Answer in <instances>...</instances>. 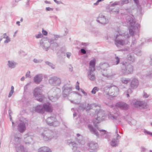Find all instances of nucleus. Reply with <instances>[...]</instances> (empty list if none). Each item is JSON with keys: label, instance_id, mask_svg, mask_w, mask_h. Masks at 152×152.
<instances>
[{"label": "nucleus", "instance_id": "nucleus-1", "mask_svg": "<svg viewBox=\"0 0 152 152\" xmlns=\"http://www.w3.org/2000/svg\"><path fill=\"white\" fill-rule=\"evenodd\" d=\"M114 41L116 46L118 45H125L128 42V38L129 37L127 33H122L121 30L118 31V34L114 36Z\"/></svg>", "mask_w": 152, "mask_h": 152}, {"label": "nucleus", "instance_id": "nucleus-2", "mask_svg": "<svg viewBox=\"0 0 152 152\" xmlns=\"http://www.w3.org/2000/svg\"><path fill=\"white\" fill-rule=\"evenodd\" d=\"M58 136L56 131L46 129L41 133L40 137L45 141H49L53 139H57Z\"/></svg>", "mask_w": 152, "mask_h": 152}, {"label": "nucleus", "instance_id": "nucleus-3", "mask_svg": "<svg viewBox=\"0 0 152 152\" xmlns=\"http://www.w3.org/2000/svg\"><path fill=\"white\" fill-rule=\"evenodd\" d=\"M128 19L130 24L129 27L130 34L132 37L137 34L138 36V34L140 28V25L138 23H136L135 20L132 17H129Z\"/></svg>", "mask_w": 152, "mask_h": 152}, {"label": "nucleus", "instance_id": "nucleus-4", "mask_svg": "<svg viewBox=\"0 0 152 152\" xmlns=\"http://www.w3.org/2000/svg\"><path fill=\"white\" fill-rule=\"evenodd\" d=\"M77 137L76 138V140L79 143L78 145L71 140H68L67 141L68 144L72 147L73 152H80L78 151H75V150L78 147H80L82 145L85 143V142L83 140L82 136L79 134H77Z\"/></svg>", "mask_w": 152, "mask_h": 152}, {"label": "nucleus", "instance_id": "nucleus-5", "mask_svg": "<svg viewBox=\"0 0 152 152\" xmlns=\"http://www.w3.org/2000/svg\"><path fill=\"white\" fill-rule=\"evenodd\" d=\"M88 128L91 132L95 134L97 137H99L100 134L99 133L98 131H99L100 133L101 136H102L103 138H107V132L105 130L101 129L98 128L97 126H95V128L90 124H88Z\"/></svg>", "mask_w": 152, "mask_h": 152}, {"label": "nucleus", "instance_id": "nucleus-6", "mask_svg": "<svg viewBox=\"0 0 152 152\" xmlns=\"http://www.w3.org/2000/svg\"><path fill=\"white\" fill-rule=\"evenodd\" d=\"M121 71L123 74L127 75L132 73L134 67L131 64L126 61H123L121 63Z\"/></svg>", "mask_w": 152, "mask_h": 152}, {"label": "nucleus", "instance_id": "nucleus-7", "mask_svg": "<svg viewBox=\"0 0 152 152\" xmlns=\"http://www.w3.org/2000/svg\"><path fill=\"white\" fill-rule=\"evenodd\" d=\"M104 91L107 95L115 97L119 94V90L115 86H107L104 87Z\"/></svg>", "mask_w": 152, "mask_h": 152}, {"label": "nucleus", "instance_id": "nucleus-8", "mask_svg": "<svg viewBox=\"0 0 152 152\" xmlns=\"http://www.w3.org/2000/svg\"><path fill=\"white\" fill-rule=\"evenodd\" d=\"M100 66L101 69L102 70L101 72L103 76L106 77L108 78H111L115 75V74L112 72L111 70H110L111 72L110 73L109 71L104 72L107 71L108 70L107 68L110 67V66L108 63H101Z\"/></svg>", "mask_w": 152, "mask_h": 152}, {"label": "nucleus", "instance_id": "nucleus-9", "mask_svg": "<svg viewBox=\"0 0 152 152\" xmlns=\"http://www.w3.org/2000/svg\"><path fill=\"white\" fill-rule=\"evenodd\" d=\"M41 87H37L34 90L33 95L37 98V100L41 102H42L45 99L44 96L41 94L42 90Z\"/></svg>", "mask_w": 152, "mask_h": 152}, {"label": "nucleus", "instance_id": "nucleus-10", "mask_svg": "<svg viewBox=\"0 0 152 152\" xmlns=\"http://www.w3.org/2000/svg\"><path fill=\"white\" fill-rule=\"evenodd\" d=\"M72 87L68 84H65L62 88L63 96L64 97H66L70 93L76 94L80 95L77 92L75 91L71 92L72 91Z\"/></svg>", "mask_w": 152, "mask_h": 152}, {"label": "nucleus", "instance_id": "nucleus-11", "mask_svg": "<svg viewBox=\"0 0 152 152\" xmlns=\"http://www.w3.org/2000/svg\"><path fill=\"white\" fill-rule=\"evenodd\" d=\"M61 92L60 89L57 87H54L50 91V94H51L53 92V95L51 96L50 95L48 98L52 102H55L56 101L58 98L57 97V94L58 93Z\"/></svg>", "mask_w": 152, "mask_h": 152}, {"label": "nucleus", "instance_id": "nucleus-12", "mask_svg": "<svg viewBox=\"0 0 152 152\" xmlns=\"http://www.w3.org/2000/svg\"><path fill=\"white\" fill-rule=\"evenodd\" d=\"M49 83L51 86H59L61 83V78L57 76L50 77L49 79Z\"/></svg>", "mask_w": 152, "mask_h": 152}, {"label": "nucleus", "instance_id": "nucleus-13", "mask_svg": "<svg viewBox=\"0 0 152 152\" xmlns=\"http://www.w3.org/2000/svg\"><path fill=\"white\" fill-rule=\"evenodd\" d=\"M20 123L18 126V129L21 133L23 132L26 129V126L28 125V121L22 117L20 119Z\"/></svg>", "mask_w": 152, "mask_h": 152}, {"label": "nucleus", "instance_id": "nucleus-14", "mask_svg": "<svg viewBox=\"0 0 152 152\" xmlns=\"http://www.w3.org/2000/svg\"><path fill=\"white\" fill-rule=\"evenodd\" d=\"M46 122L50 126H56L59 125V122L57 120L55 115H53L48 118L46 120Z\"/></svg>", "mask_w": 152, "mask_h": 152}, {"label": "nucleus", "instance_id": "nucleus-15", "mask_svg": "<svg viewBox=\"0 0 152 152\" xmlns=\"http://www.w3.org/2000/svg\"><path fill=\"white\" fill-rule=\"evenodd\" d=\"M97 111L96 109L95 112L96 115L95 116V117L96 119L99 121L104 119L106 117V115L104 113V111L99 108Z\"/></svg>", "mask_w": 152, "mask_h": 152}, {"label": "nucleus", "instance_id": "nucleus-16", "mask_svg": "<svg viewBox=\"0 0 152 152\" xmlns=\"http://www.w3.org/2000/svg\"><path fill=\"white\" fill-rule=\"evenodd\" d=\"M118 130L116 129L115 135H114L115 138H113L110 142V145L112 146L115 147L118 145V144L119 141V140L121 138V136L118 134Z\"/></svg>", "mask_w": 152, "mask_h": 152}, {"label": "nucleus", "instance_id": "nucleus-17", "mask_svg": "<svg viewBox=\"0 0 152 152\" xmlns=\"http://www.w3.org/2000/svg\"><path fill=\"white\" fill-rule=\"evenodd\" d=\"M50 45V39L49 40H41L40 41V46L45 51L48 50Z\"/></svg>", "mask_w": 152, "mask_h": 152}, {"label": "nucleus", "instance_id": "nucleus-18", "mask_svg": "<svg viewBox=\"0 0 152 152\" xmlns=\"http://www.w3.org/2000/svg\"><path fill=\"white\" fill-rule=\"evenodd\" d=\"M96 21L102 24H105L108 22V19H106L104 15L101 14H99L96 19Z\"/></svg>", "mask_w": 152, "mask_h": 152}, {"label": "nucleus", "instance_id": "nucleus-19", "mask_svg": "<svg viewBox=\"0 0 152 152\" xmlns=\"http://www.w3.org/2000/svg\"><path fill=\"white\" fill-rule=\"evenodd\" d=\"M21 139L20 137L19 134H15L14 135L13 143L15 147H16L18 145L21 144Z\"/></svg>", "mask_w": 152, "mask_h": 152}, {"label": "nucleus", "instance_id": "nucleus-20", "mask_svg": "<svg viewBox=\"0 0 152 152\" xmlns=\"http://www.w3.org/2000/svg\"><path fill=\"white\" fill-rule=\"evenodd\" d=\"M44 112L45 111L47 112L51 113L53 110L52 104L49 103H45L43 104Z\"/></svg>", "mask_w": 152, "mask_h": 152}, {"label": "nucleus", "instance_id": "nucleus-21", "mask_svg": "<svg viewBox=\"0 0 152 152\" xmlns=\"http://www.w3.org/2000/svg\"><path fill=\"white\" fill-rule=\"evenodd\" d=\"M50 48L53 50H56L59 46L58 44L56 42L55 39H50Z\"/></svg>", "mask_w": 152, "mask_h": 152}, {"label": "nucleus", "instance_id": "nucleus-22", "mask_svg": "<svg viewBox=\"0 0 152 152\" xmlns=\"http://www.w3.org/2000/svg\"><path fill=\"white\" fill-rule=\"evenodd\" d=\"M116 107H118L122 110H127L128 109L129 106L124 102H119L116 104Z\"/></svg>", "mask_w": 152, "mask_h": 152}, {"label": "nucleus", "instance_id": "nucleus-23", "mask_svg": "<svg viewBox=\"0 0 152 152\" xmlns=\"http://www.w3.org/2000/svg\"><path fill=\"white\" fill-rule=\"evenodd\" d=\"M139 84V81L138 80L134 78L131 81L130 83V86L132 89H134L136 88Z\"/></svg>", "mask_w": 152, "mask_h": 152}, {"label": "nucleus", "instance_id": "nucleus-24", "mask_svg": "<svg viewBox=\"0 0 152 152\" xmlns=\"http://www.w3.org/2000/svg\"><path fill=\"white\" fill-rule=\"evenodd\" d=\"M142 102L136 101L133 103V106L136 108L142 109L144 108V105Z\"/></svg>", "mask_w": 152, "mask_h": 152}, {"label": "nucleus", "instance_id": "nucleus-25", "mask_svg": "<svg viewBox=\"0 0 152 152\" xmlns=\"http://www.w3.org/2000/svg\"><path fill=\"white\" fill-rule=\"evenodd\" d=\"M42 79L43 76L42 74L36 75L34 78V82L36 84H39L42 81Z\"/></svg>", "mask_w": 152, "mask_h": 152}, {"label": "nucleus", "instance_id": "nucleus-26", "mask_svg": "<svg viewBox=\"0 0 152 152\" xmlns=\"http://www.w3.org/2000/svg\"><path fill=\"white\" fill-rule=\"evenodd\" d=\"M94 71L89 70L88 73V77L91 81H94L96 79V77L94 72Z\"/></svg>", "mask_w": 152, "mask_h": 152}, {"label": "nucleus", "instance_id": "nucleus-27", "mask_svg": "<svg viewBox=\"0 0 152 152\" xmlns=\"http://www.w3.org/2000/svg\"><path fill=\"white\" fill-rule=\"evenodd\" d=\"M34 111L39 113H44V109L43 106L40 105H37L34 107Z\"/></svg>", "mask_w": 152, "mask_h": 152}, {"label": "nucleus", "instance_id": "nucleus-28", "mask_svg": "<svg viewBox=\"0 0 152 152\" xmlns=\"http://www.w3.org/2000/svg\"><path fill=\"white\" fill-rule=\"evenodd\" d=\"M17 64V63L13 60L8 61L7 64L8 67L11 69L14 68Z\"/></svg>", "mask_w": 152, "mask_h": 152}, {"label": "nucleus", "instance_id": "nucleus-29", "mask_svg": "<svg viewBox=\"0 0 152 152\" xmlns=\"http://www.w3.org/2000/svg\"><path fill=\"white\" fill-rule=\"evenodd\" d=\"M96 63V60L93 59L92 60L89 62V70L91 71H95V66Z\"/></svg>", "mask_w": 152, "mask_h": 152}, {"label": "nucleus", "instance_id": "nucleus-30", "mask_svg": "<svg viewBox=\"0 0 152 152\" xmlns=\"http://www.w3.org/2000/svg\"><path fill=\"white\" fill-rule=\"evenodd\" d=\"M38 152H52L51 149L48 147L44 146L39 148Z\"/></svg>", "mask_w": 152, "mask_h": 152}, {"label": "nucleus", "instance_id": "nucleus-31", "mask_svg": "<svg viewBox=\"0 0 152 152\" xmlns=\"http://www.w3.org/2000/svg\"><path fill=\"white\" fill-rule=\"evenodd\" d=\"M16 148L17 152H26V151L25 148L21 144L15 147Z\"/></svg>", "mask_w": 152, "mask_h": 152}, {"label": "nucleus", "instance_id": "nucleus-32", "mask_svg": "<svg viewBox=\"0 0 152 152\" xmlns=\"http://www.w3.org/2000/svg\"><path fill=\"white\" fill-rule=\"evenodd\" d=\"M90 148L92 150H95L98 148L97 143L95 142L91 141L89 144Z\"/></svg>", "mask_w": 152, "mask_h": 152}, {"label": "nucleus", "instance_id": "nucleus-33", "mask_svg": "<svg viewBox=\"0 0 152 152\" xmlns=\"http://www.w3.org/2000/svg\"><path fill=\"white\" fill-rule=\"evenodd\" d=\"M119 113L118 112L115 113L114 115L112 114L111 115L112 119L116 120L117 123H119L121 122V118L120 116H119Z\"/></svg>", "mask_w": 152, "mask_h": 152}, {"label": "nucleus", "instance_id": "nucleus-34", "mask_svg": "<svg viewBox=\"0 0 152 152\" xmlns=\"http://www.w3.org/2000/svg\"><path fill=\"white\" fill-rule=\"evenodd\" d=\"M32 139L31 138L27 135H26L24 137V142L26 143H30L32 141Z\"/></svg>", "mask_w": 152, "mask_h": 152}, {"label": "nucleus", "instance_id": "nucleus-35", "mask_svg": "<svg viewBox=\"0 0 152 152\" xmlns=\"http://www.w3.org/2000/svg\"><path fill=\"white\" fill-rule=\"evenodd\" d=\"M127 58L131 62L133 63L135 61V57L132 55L129 54L128 55Z\"/></svg>", "mask_w": 152, "mask_h": 152}, {"label": "nucleus", "instance_id": "nucleus-36", "mask_svg": "<svg viewBox=\"0 0 152 152\" xmlns=\"http://www.w3.org/2000/svg\"><path fill=\"white\" fill-rule=\"evenodd\" d=\"M3 38L6 39L4 41V43H7L10 41V38L6 36V33H4L3 34L2 36V39Z\"/></svg>", "mask_w": 152, "mask_h": 152}, {"label": "nucleus", "instance_id": "nucleus-37", "mask_svg": "<svg viewBox=\"0 0 152 152\" xmlns=\"http://www.w3.org/2000/svg\"><path fill=\"white\" fill-rule=\"evenodd\" d=\"M121 80L123 83L126 84L129 82L130 81V80L128 78L122 77L121 78Z\"/></svg>", "mask_w": 152, "mask_h": 152}, {"label": "nucleus", "instance_id": "nucleus-38", "mask_svg": "<svg viewBox=\"0 0 152 152\" xmlns=\"http://www.w3.org/2000/svg\"><path fill=\"white\" fill-rule=\"evenodd\" d=\"M132 89L130 88H129L127 91H125L124 93V95L126 94V97H129V94H131L132 93Z\"/></svg>", "mask_w": 152, "mask_h": 152}, {"label": "nucleus", "instance_id": "nucleus-39", "mask_svg": "<svg viewBox=\"0 0 152 152\" xmlns=\"http://www.w3.org/2000/svg\"><path fill=\"white\" fill-rule=\"evenodd\" d=\"M96 106H97V105H96L95 104H88V105L86 108V110L87 111H88L93 107H96Z\"/></svg>", "mask_w": 152, "mask_h": 152}, {"label": "nucleus", "instance_id": "nucleus-40", "mask_svg": "<svg viewBox=\"0 0 152 152\" xmlns=\"http://www.w3.org/2000/svg\"><path fill=\"white\" fill-rule=\"evenodd\" d=\"M45 64L50 67L52 69H54L55 68V66L52 63L50 62L49 61H47L45 62Z\"/></svg>", "mask_w": 152, "mask_h": 152}, {"label": "nucleus", "instance_id": "nucleus-41", "mask_svg": "<svg viewBox=\"0 0 152 152\" xmlns=\"http://www.w3.org/2000/svg\"><path fill=\"white\" fill-rule=\"evenodd\" d=\"M99 90V89L96 87H94L91 91L92 94H95L96 91H98Z\"/></svg>", "mask_w": 152, "mask_h": 152}, {"label": "nucleus", "instance_id": "nucleus-42", "mask_svg": "<svg viewBox=\"0 0 152 152\" xmlns=\"http://www.w3.org/2000/svg\"><path fill=\"white\" fill-rule=\"evenodd\" d=\"M110 7H113L115 5H120V1H115L114 2V3H111V2L110 3Z\"/></svg>", "mask_w": 152, "mask_h": 152}, {"label": "nucleus", "instance_id": "nucleus-43", "mask_svg": "<svg viewBox=\"0 0 152 152\" xmlns=\"http://www.w3.org/2000/svg\"><path fill=\"white\" fill-rule=\"evenodd\" d=\"M14 87L13 86H12L11 87V90L9 93V94L8 95L9 97H10L12 96V95L13 94V93L14 92Z\"/></svg>", "mask_w": 152, "mask_h": 152}, {"label": "nucleus", "instance_id": "nucleus-44", "mask_svg": "<svg viewBox=\"0 0 152 152\" xmlns=\"http://www.w3.org/2000/svg\"><path fill=\"white\" fill-rule=\"evenodd\" d=\"M110 11L111 13H113L114 14H116L119 11V9H118L115 10L114 9H113L111 10H110Z\"/></svg>", "mask_w": 152, "mask_h": 152}, {"label": "nucleus", "instance_id": "nucleus-45", "mask_svg": "<svg viewBox=\"0 0 152 152\" xmlns=\"http://www.w3.org/2000/svg\"><path fill=\"white\" fill-rule=\"evenodd\" d=\"M35 37L37 39H39L42 37L43 35L41 32H39L38 34L36 35Z\"/></svg>", "mask_w": 152, "mask_h": 152}, {"label": "nucleus", "instance_id": "nucleus-46", "mask_svg": "<svg viewBox=\"0 0 152 152\" xmlns=\"http://www.w3.org/2000/svg\"><path fill=\"white\" fill-rule=\"evenodd\" d=\"M130 0H121V4L123 5L124 4H126L128 3L129 2Z\"/></svg>", "mask_w": 152, "mask_h": 152}, {"label": "nucleus", "instance_id": "nucleus-47", "mask_svg": "<svg viewBox=\"0 0 152 152\" xmlns=\"http://www.w3.org/2000/svg\"><path fill=\"white\" fill-rule=\"evenodd\" d=\"M143 132L145 134L149 135L152 136V132L148 131L145 129L144 130Z\"/></svg>", "mask_w": 152, "mask_h": 152}, {"label": "nucleus", "instance_id": "nucleus-48", "mask_svg": "<svg viewBox=\"0 0 152 152\" xmlns=\"http://www.w3.org/2000/svg\"><path fill=\"white\" fill-rule=\"evenodd\" d=\"M18 53L19 55L24 56H25L26 55V54L25 53V52L22 50H20L18 52Z\"/></svg>", "mask_w": 152, "mask_h": 152}, {"label": "nucleus", "instance_id": "nucleus-49", "mask_svg": "<svg viewBox=\"0 0 152 152\" xmlns=\"http://www.w3.org/2000/svg\"><path fill=\"white\" fill-rule=\"evenodd\" d=\"M115 65H118L120 62V58L118 56H116L115 58Z\"/></svg>", "mask_w": 152, "mask_h": 152}, {"label": "nucleus", "instance_id": "nucleus-50", "mask_svg": "<svg viewBox=\"0 0 152 152\" xmlns=\"http://www.w3.org/2000/svg\"><path fill=\"white\" fill-rule=\"evenodd\" d=\"M42 60H38L37 59L34 58L33 60V61L35 63H38L42 62Z\"/></svg>", "mask_w": 152, "mask_h": 152}, {"label": "nucleus", "instance_id": "nucleus-51", "mask_svg": "<svg viewBox=\"0 0 152 152\" xmlns=\"http://www.w3.org/2000/svg\"><path fill=\"white\" fill-rule=\"evenodd\" d=\"M86 107L85 105L83 104H81L79 107V109L82 110H84Z\"/></svg>", "mask_w": 152, "mask_h": 152}, {"label": "nucleus", "instance_id": "nucleus-52", "mask_svg": "<svg viewBox=\"0 0 152 152\" xmlns=\"http://www.w3.org/2000/svg\"><path fill=\"white\" fill-rule=\"evenodd\" d=\"M136 54L138 56H140L142 54L141 51L140 50H138L135 52Z\"/></svg>", "mask_w": 152, "mask_h": 152}, {"label": "nucleus", "instance_id": "nucleus-53", "mask_svg": "<svg viewBox=\"0 0 152 152\" xmlns=\"http://www.w3.org/2000/svg\"><path fill=\"white\" fill-rule=\"evenodd\" d=\"M30 72L29 71L27 72L26 74V77L30 78L31 77V76L30 75Z\"/></svg>", "mask_w": 152, "mask_h": 152}, {"label": "nucleus", "instance_id": "nucleus-54", "mask_svg": "<svg viewBox=\"0 0 152 152\" xmlns=\"http://www.w3.org/2000/svg\"><path fill=\"white\" fill-rule=\"evenodd\" d=\"M143 97L145 98H147L148 97L149 95L147 94L146 93L144 92L143 93Z\"/></svg>", "mask_w": 152, "mask_h": 152}, {"label": "nucleus", "instance_id": "nucleus-55", "mask_svg": "<svg viewBox=\"0 0 152 152\" xmlns=\"http://www.w3.org/2000/svg\"><path fill=\"white\" fill-rule=\"evenodd\" d=\"M9 116L10 117V120L11 121H12V126L14 128L15 126V124L14 123V122L12 121V118L11 116V115H10V116Z\"/></svg>", "mask_w": 152, "mask_h": 152}, {"label": "nucleus", "instance_id": "nucleus-56", "mask_svg": "<svg viewBox=\"0 0 152 152\" xmlns=\"http://www.w3.org/2000/svg\"><path fill=\"white\" fill-rule=\"evenodd\" d=\"M81 52L83 54H85L86 53V51L84 49H80Z\"/></svg>", "mask_w": 152, "mask_h": 152}, {"label": "nucleus", "instance_id": "nucleus-57", "mask_svg": "<svg viewBox=\"0 0 152 152\" xmlns=\"http://www.w3.org/2000/svg\"><path fill=\"white\" fill-rule=\"evenodd\" d=\"M66 54L67 57L68 58H69L71 56V53L70 52H68L66 53Z\"/></svg>", "mask_w": 152, "mask_h": 152}, {"label": "nucleus", "instance_id": "nucleus-58", "mask_svg": "<svg viewBox=\"0 0 152 152\" xmlns=\"http://www.w3.org/2000/svg\"><path fill=\"white\" fill-rule=\"evenodd\" d=\"M45 9L47 11H52L53 10V9L52 8H50V7H46Z\"/></svg>", "mask_w": 152, "mask_h": 152}, {"label": "nucleus", "instance_id": "nucleus-59", "mask_svg": "<svg viewBox=\"0 0 152 152\" xmlns=\"http://www.w3.org/2000/svg\"><path fill=\"white\" fill-rule=\"evenodd\" d=\"M80 91L83 93L84 95L85 96H87V93H86L83 89L81 88L80 89Z\"/></svg>", "mask_w": 152, "mask_h": 152}, {"label": "nucleus", "instance_id": "nucleus-60", "mask_svg": "<svg viewBox=\"0 0 152 152\" xmlns=\"http://www.w3.org/2000/svg\"><path fill=\"white\" fill-rule=\"evenodd\" d=\"M104 1V0H98L96 3H94V5H97L98 4L99 2H100L102 1Z\"/></svg>", "mask_w": 152, "mask_h": 152}, {"label": "nucleus", "instance_id": "nucleus-61", "mask_svg": "<svg viewBox=\"0 0 152 152\" xmlns=\"http://www.w3.org/2000/svg\"><path fill=\"white\" fill-rule=\"evenodd\" d=\"M42 33L43 35H47L48 34L47 32L46 31L44 30H43L42 31Z\"/></svg>", "mask_w": 152, "mask_h": 152}, {"label": "nucleus", "instance_id": "nucleus-62", "mask_svg": "<svg viewBox=\"0 0 152 152\" xmlns=\"http://www.w3.org/2000/svg\"><path fill=\"white\" fill-rule=\"evenodd\" d=\"M54 0V1L56 3V4H63V3L61 1H58L56 0Z\"/></svg>", "mask_w": 152, "mask_h": 152}, {"label": "nucleus", "instance_id": "nucleus-63", "mask_svg": "<svg viewBox=\"0 0 152 152\" xmlns=\"http://www.w3.org/2000/svg\"><path fill=\"white\" fill-rule=\"evenodd\" d=\"M147 150V149L144 147L142 148V152H146Z\"/></svg>", "mask_w": 152, "mask_h": 152}, {"label": "nucleus", "instance_id": "nucleus-64", "mask_svg": "<svg viewBox=\"0 0 152 152\" xmlns=\"http://www.w3.org/2000/svg\"><path fill=\"white\" fill-rule=\"evenodd\" d=\"M147 75L150 77H152V71L149 72L148 73Z\"/></svg>", "mask_w": 152, "mask_h": 152}]
</instances>
